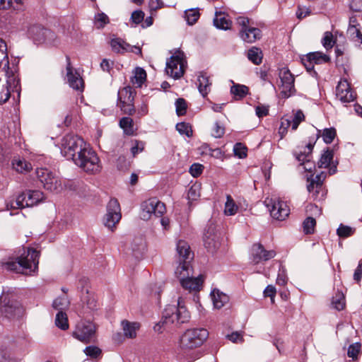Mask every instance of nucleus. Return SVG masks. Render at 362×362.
<instances>
[{
	"instance_id": "obj_62",
	"label": "nucleus",
	"mask_w": 362,
	"mask_h": 362,
	"mask_svg": "<svg viewBox=\"0 0 362 362\" xmlns=\"http://www.w3.org/2000/svg\"><path fill=\"white\" fill-rule=\"evenodd\" d=\"M200 149L202 150V153L203 154H209L211 156H215L221 154V151L218 148L212 149L207 144H203Z\"/></svg>"
},
{
	"instance_id": "obj_10",
	"label": "nucleus",
	"mask_w": 362,
	"mask_h": 362,
	"mask_svg": "<svg viewBox=\"0 0 362 362\" xmlns=\"http://www.w3.org/2000/svg\"><path fill=\"white\" fill-rule=\"evenodd\" d=\"M237 23L240 26V35L244 42L252 43L260 39L262 36L261 30L259 28L252 27L247 18L240 16L238 18Z\"/></svg>"
},
{
	"instance_id": "obj_63",
	"label": "nucleus",
	"mask_w": 362,
	"mask_h": 362,
	"mask_svg": "<svg viewBox=\"0 0 362 362\" xmlns=\"http://www.w3.org/2000/svg\"><path fill=\"white\" fill-rule=\"evenodd\" d=\"M276 293V291L275 287L272 285H269L266 287V288L264 291V297H269L271 299V302L274 303Z\"/></svg>"
},
{
	"instance_id": "obj_39",
	"label": "nucleus",
	"mask_w": 362,
	"mask_h": 362,
	"mask_svg": "<svg viewBox=\"0 0 362 362\" xmlns=\"http://www.w3.org/2000/svg\"><path fill=\"white\" fill-rule=\"evenodd\" d=\"M23 0H0V9L18 10L21 8Z\"/></svg>"
},
{
	"instance_id": "obj_36",
	"label": "nucleus",
	"mask_w": 362,
	"mask_h": 362,
	"mask_svg": "<svg viewBox=\"0 0 362 362\" xmlns=\"http://www.w3.org/2000/svg\"><path fill=\"white\" fill-rule=\"evenodd\" d=\"M247 57L252 63L259 65L262 61V52L259 48L252 47L248 50Z\"/></svg>"
},
{
	"instance_id": "obj_30",
	"label": "nucleus",
	"mask_w": 362,
	"mask_h": 362,
	"mask_svg": "<svg viewBox=\"0 0 362 362\" xmlns=\"http://www.w3.org/2000/svg\"><path fill=\"white\" fill-rule=\"evenodd\" d=\"M249 93V88L245 85L233 83L230 88V93L234 95L236 100L242 99Z\"/></svg>"
},
{
	"instance_id": "obj_6",
	"label": "nucleus",
	"mask_w": 362,
	"mask_h": 362,
	"mask_svg": "<svg viewBox=\"0 0 362 362\" xmlns=\"http://www.w3.org/2000/svg\"><path fill=\"white\" fill-rule=\"evenodd\" d=\"M86 147L84 140L77 135L67 134L62 140V153L67 159L73 160Z\"/></svg>"
},
{
	"instance_id": "obj_42",
	"label": "nucleus",
	"mask_w": 362,
	"mask_h": 362,
	"mask_svg": "<svg viewBox=\"0 0 362 362\" xmlns=\"http://www.w3.org/2000/svg\"><path fill=\"white\" fill-rule=\"evenodd\" d=\"M55 324L61 329L66 330L69 328L68 317L64 311H59L56 315Z\"/></svg>"
},
{
	"instance_id": "obj_34",
	"label": "nucleus",
	"mask_w": 362,
	"mask_h": 362,
	"mask_svg": "<svg viewBox=\"0 0 362 362\" xmlns=\"http://www.w3.org/2000/svg\"><path fill=\"white\" fill-rule=\"evenodd\" d=\"M318 134H320L319 137L322 136L324 142L327 144H331L337 136V132L334 127L325 128L322 132L317 129V134L316 135ZM316 136H317L313 138H315Z\"/></svg>"
},
{
	"instance_id": "obj_14",
	"label": "nucleus",
	"mask_w": 362,
	"mask_h": 362,
	"mask_svg": "<svg viewBox=\"0 0 362 362\" xmlns=\"http://www.w3.org/2000/svg\"><path fill=\"white\" fill-rule=\"evenodd\" d=\"M134 100V92L131 87H124L119 90L117 105L124 113L132 115L135 112Z\"/></svg>"
},
{
	"instance_id": "obj_19",
	"label": "nucleus",
	"mask_w": 362,
	"mask_h": 362,
	"mask_svg": "<svg viewBox=\"0 0 362 362\" xmlns=\"http://www.w3.org/2000/svg\"><path fill=\"white\" fill-rule=\"evenodd\" d=\"M302 63L310 72L314 69L315 64H325L330 61V57L321 52H310L301 59Z\"/></svg>"
},
{
	"instance_id": "obj_51",
	"label": "nucleus",
	"mask_w": 362,
	"mask_h": 362,
	"mask_svg": "<svg viewBox=\"0 0 362 362\" xmlns=\"http://www.w3.org/2000/svg\"><path fill=\"white\" fill-rule=\"evenodd\" d=\"M176 129L179 132L180 134L186 135L187 137H191L192 136V130L191 126L185 122H180L177 124Z\"/></svg>"
},
{
	"instance_id": "obj_54",
	"label": "nucleus",
	"mask_w": 362,
	"mask_h": 362,
	"mask_svg": "<svg viewBox=\"0 0 362 362\" xmlns=\"http://www.w3.org/2000/svg\"><path fill=\"white\" fill-rule=\"evenodd\" d=\"M175 107L177 115L182 116L186 114L187 105L184 98H178L175 102Z\"/></svg>"
},
{
	"instance_id": "obj_18",
	"label": "nucleus",
	"mask_w": 362,
	"mask_h": 362,
	"mask_svg": "<svg viewBox=\"0 0 362 362\" xmlns=\"http://www.w3.org/2000/svg\"><path fill=\"white\" fill-rule=\"evenodd\" d=\"M66 78L70 87L76 90L83 91L84 82L79 74L73 68L69 56L66 57Z\"/></svg>"
},
{
	"instance_id": "obj_20",
	"label": "nucleus",
	"mask_w": 362,
	"mask_h": 362,
	"mask_svg": "<svg viewBox=\"0 0 362 362\" xmlns=\"http://www.w3.org/2000/svg\"><path fill=\"white\" fill-rule=\"evenodd\" d=\"M1 311L6 317L11 318L19 316L22 313V308L18 301L5 296L3 297Z\"/></svg>"
},
{
	"instance_id": "obj_26",
	"label": "nucleus",
	"mask_w": 362,
	"mask_h": 362,
	"mask_svg": "<svg viewBox=\"0 0 362 362\" xmlns=\"http://www.w3.org/2000/svg\"><path fill=\"white\" fill-rule=\"evenodd\" d=\"M211 296L215 308L221 309L229 301V297L218 290L214 289Z\"/></svg>"
},
{
	"instance_id": "obj_17",
	"label": "nucleus",
	"mask_w": 362,
	"mask_h": 362,
	"mask_svg": "<svg viewBox=\"0 0 362 362\" xmlns=\"http://www.w3.org/2000/svg\"><path fill=\"white\" fill-rule=\"evenodd\" d=\"M29 35L36 44L52 42L55 35L50 30L40 25H33L29 29Z\"/></svg>"
},
{
	"instance_id": "obj_61",
	"label": "nucleus",
	"mask_w": 362,
	"mask_h": 362,
	"mask_svg": "<svg viewBox=\"0 0 362 362\" xmlns=\"http://www.w3.org/2000/svg\"><path fill=\"white\" fill-rule=\"evenodd\" d=\"M204 245L209 250L212 252L218 246V241L215 240L214 238L206 236L204 239Z\"/></svg>"
},
{
	"instance_id": "obj_25",
	"label": "nucleus",
	"mask_w": 362,
	"mask_h": 362,
	"mask_svg": "<svg viewBox=\"0 0 362 362\" xmlns=\"http://www.w3.org/2000/svg\"><path fill=\"white\" fill-rule=\"evenodd\" d=\"M156 203H158V199L156 197L150 198L141 203L140 217L142 220L151 219V211L153 206H156Z\"/></svg>"
},
{
	"instance_id": "obj_22",
	"label": "nucleus",
	"mask_w": 362,
	"mask_h": 362,
	"mask_svg": "<svg viewBox=\"0 0 362 362\" xmlns=\"http://www.w3.org/2000/svg\"><path fill=\"white\" fill-rule=\"evenodd\" d=\"M336 95L342 103H350L355 99V95L352 91L349 82L346 80H341L336 88Z\"/></svg>"
},
{
	"instance_id": "obj_64",
	"label": "nucleus",
	"mask_w": 362,
	"mask_h": 362,
	"mask_svg": "<svg viewBox=\"0 0 362 362\" xmlns=\"http://www.w3.org/2000/svg\"><path fill=\"white\" fill-rule=\"evenodd\" d=\"M0 362H13L9 351L4 349H0Z\"/></svg>"
},
{
	"instance_id": "obj_52",
	"label": "nucleus",
	"mask_w": 362,
	"mask_h": 362,
	"mask_svg": "<svg viewBox=\"0 0 362 362\" xmlns=\"http://www.w3.org/2000/svg\"><path fill=\"white\" fill-rule=\"evenodd\" d=\"M354 230H355L354 228L349 226L341 224L337 230V233L341 238H347L353 235Z\"/></svg>"
},
{
	"instance_id": "obj_31",
	"label": "nucleus",
	"mask_w": 362,
	"mask_h": 362,
	"mask_svg": "<svg viewBox=\"0 0 362 362\" xmlns=\"http://www.w3.org/2000/svg\"><path fill=\"white\" fill-rule=\"evenodd\" d=\"M334 158V152L332 150L327 148L324 151L323 153L317 163V166L320 168H328Z\"/></svg>"
},
{
	"instance_id": "obj_57",
	"label": "nucleus",
	"mask_w": 362,
	"mask_h": 362,
	"mask_svg": "<svg viewBox=\"0 0 362 362\" xmlns=\"http://www.w3.org/2000/svg\"><path fill=\"white\" fill-rule=\"evenodd\" d=\"M234 153L240 158H245L247 156V148L243 144L237 143L234 146Z\"/></svg>"
},
{
	"instance_id": "obj_13",
	"label": "nucleus",
	"mask_w": 362,
	"mask_h": 362,
	"mask_svg": "<svg viewBox=\"0 0 362 362\" xmlns=\"http://www.w3.org/2000/svg\"><path fill=\"white\" fill-rule=\"evenodd\" d=\"M271 216L277 220H284L290 213V209L286 202L277 199L267 198L264 201Z\"/></svg>"
},
{
	"instance_id": "obj_53",
	"label": "nucleus",
	"mask_w": 362,
	"mask_h": 362,
	"mask_svg": "<svg viewBox=\"0 0 362 362\" xmlns=\"http://www.w3.org/2000/svg\"><path fill=\"white\" fill-rule=\"evenodd\" d=\"M291 122L288 119L282 118L281 120L280 127L279 128L278 134L280 139H282L288 132V129L291 126Z\"/></svg>"
},
{
	"instance_id": "obj_24",
	"label": "nucleus",
	"mask_w": 362,
	"mask_h": 362,
	"mask_svg": "<svg viewBox=\"0 0 362 362\" xmlns=\"http://www.w3.org/2000/svg\"><path fill=\"white\" fill-rule=\"evenodd\" d=\"M320 134L317 135L315 138H310L308 144L305 146L304 151H300L297 156L296 158L298 161L302 162L303 164L309 163L311 157V153L313 147L316 143V141L319 138Z\"/></svg>"
},
{
	"instance_id": "obj_58",
	"label": "nucleus",
	"mask_w": 362,
	"mask_h": 362,
	"mask_svg": "<svg viewBox=\"0 0 362 362\" xmlns=\"http://www.w3.org/2000/svg\"><path fill=\"white\" fill-rule=\"evenodd\" d=\"M84 352L87 356L93 358H98L101 354V350L95 346H87Z\"/></svg>"
},
{
	"instance_id": "obj_40",
	"label": "nucleus",
	"mask_w": 362,
	"mask_h": 362,
	"mask_svg": "<svg viewBox=\"0 0 362 362\" xmlns=\"http://www.w3.org/2000/svg\"><path fill=\"white\" fill-rule=\"evenodd\" d=\"M332 305L337 310H342L345 307V298L344 294L337 291L332 297Z\"/></svg>"
},
{
	"instance_id": "obj_3",
	"label": "nucleus",
	"mask_w": 362,
	"mask_h": 362,
	"mask_svg": "<svg viewBox=\"0 0 362 362\" xmlns=\"http://www.w3.org/2000/svg\"><path fill=\"white\" fill-rule=\"evenodd\" d=\"M209 337L206 329H189L181 336L179 343L180 349L187 351L201 346Z\"/></svg>"
},
{
	"instance_id": "obj_48",
	"label": "nucleus",
	"mask_w": 362,
	"mask_h": 362,
	"mask_svg": "<svg viewBox=\"0 0 362 362\" xmlns=\"http://www.w3.org/2000/svg\"><path fill=\"white\" fill-rule=\"evenodd\" d=\"M156 204V206H153V209L151 211V218L153 216L155 217H161L166 211L165 205L164 203L161 202L158 199V203Z\"/></svg>"
},
{
	"instance_id": "obj_37",
	"label": "nucleus",
	"mask_w": 362,
	"mask_h": 362,
	"mask_svg": "<svg viewBox=\"0 0 362 362\" xmlns=\"http://www.w3.org/2000/svg\"><path fill=\"white\" fill-rule=\"evenodd\" d=\"M13 168L18 173H23L31 170L32 165L24 159H14L12 162Z\"/></svg>"
},
{
	"instance_id": "obj_21",
	"label": "nucleus",
	"mask_w": 362,
	"mask_h": 362,
	"mask_svg": "<svg viewBox=\"0 0 362 362\" xmlns=\"http://www.w3.org/2000/svg\"><path fill=\"white\" fill-rule=\"evenodd\" d=\"M252 261L258 264L262 261H267L275 257L274 250H266L261 244H254L252 247Z\"/></svg>"
},
{
	"instance_id": "obj_11",
	"label": "nucleus",
	"mask_w": 362,
	"mask_h": 362,
	"mask_svg": "<svg viewBox=\"0 0 362 362\" xmlns=\"http://www.w3.org/2000/svg\"><path fill=\"white\" fill-rule=\"evenodd\" d=\"M95 326L90 321H81L76 326L73 337L80 341L88 344L94 340Z\"/></svg>"
},
{
	"instance_id": "obj_28",
	"label": "nucleus",
	"mask_w": 362,
	"mask_h": 362,
	"mask_svg": "<svg viewBox=\"0 0 362 362\" xmlns=\"http://www.w3.org/2000/svg\"><path fill=\"white\" fill-rule=\"evenodd\" d=\"M122 326L124 334L126 337L133 339L136 336V331L139 328V324L137 322H130L127 320L122 322Z\"/></svg>"
},
{
	"instance_id": "obj_29",
	"label": "nucleus",
	"mask_w": 362,
	"mask_h": 362,
	"mask_svg": "<svg viewBox=\"0 0 362 362\" xmlns=\"http://www.w3.org/2000/svg\"><path fill=\"white\" fill-rule=\"evenodd\" d=\"M4 76V71L2 68L0 67V104L6 103L10 98V92Z\"/></svg>"
},
{
	"instance_id": "obj_7",
	"label": "nucleus",
	"mask_w": 362,
	"mask_h": 362,
	"mask_svg": "<svg viewBox=\"0 0 362 362\" xmlns=\"http://www.w3.org/2000/svg\"><path fill=\"white\" fill-rule=\"evenodd\" d=\"M36 175L45 189L56 193L63 189L62 180L48 168H37Z\"/></svg>"
},
{
	"instance_id": "obj_23",
	"label": "nucleus",
	"mask_w": 362,
	"mask_h": 362,
	"mask_svg": "<svg viewBox=\"0 0 362 362\" xmlns=\"http://www.w3.org/2000/svg\"><path fill=\"white\" fill-rule=\"evenodd\" d=\"M327 177V173L325 172H321L317 175L314 178H308V181L310 184L307 188L309 192H313V195L317 197L322 189L323 182Z\"/></svg>"
},
{
	"instance_id": "obj_43",
	"label": "nucleus",
	"mask_w": 362,
	"mask_h": 362,
	"mask_svg": "<svg viewBox=\"0 0 362 362\" xmlns=\"http://www.w3.org/2000/svg\"><path fill=\"white\" fill-rule=\"evenodd\" d=\"M185 16L187 23L190 25H194L199 18L200 13L198 9L192 8L185 11Z\"/></svg>"
},
{
	"instance_id": "obj_55",
	"label": "nucleus",
	"mask_w": 362,
	"mask_h": 362,
	"mask_svg": "<svg viewBox=\"0 0 362 362\" xmlns=\"http://www.w3.org/2000/svg\"><path fill=\"white\" fill-rule=\"evenodd\" d=\"M361 347V344L359 342H356L354 344H351L349 346L347 355L349 358H351L352 359L357 358V356L360 352Z\"/></svg>"
},
{
	"instance_id": "obj_33",
	"label": "nucleus",
	"mask_w": 362,
	"mask_h": 362,
	"mask_svg": "<svg viewBox=\"0 0 362 362\" xmlns=\"http://www.w3.org/2000/svg\"><path fill=\"white\" fill-rule=\"evenodd\" d=\"M198 88L200 93L206 97L210 91L211 83L209 82V78L204 74H201L198 76Z\"/></svg>"
},
{
	"instance_id": "obj_44",
	"label": "nucleus",
	"mask_w": 362,
	"mask_h": 362,
	"mask_svg": "<svg viewBox=\"0 0 362 362\" xmlns=\"http://www.w3.org/2000/svg\"><path fill=\"white\" fill-rule=\"evenodd\" d=\"M110 22L108 16L104 13H98L94 17V25L96 28L100 29L105 27Z\"/></svg>"
},
{
	"instance_id": "obj_60",
	"label": "nucleus",
	"mask_w": 362,
	"mask_h": 362,
	"mask_svg": "<svg viewBox=\"0 0 362 362\" xmlns=\"http://www.w3.org/2000/svg\"><path fill=\"white\" fill-rule=\"evenodd\" d=\"M144 13L141 10L134 11L131 16L132 21L135 24H139L144 21Z\"/></svg>"
},
{
	"instance_id": "obj_16",
	"label": "nucleus",
	"mask_w": 362,
	"mask_h": 362,
	"mask_svg": "<svg viewBox=\"0 0 362 362\" xmlns=\"http://www.w3.org/2000/svg\"><path fill=\"white\" fill-rule=\"evenodd\" d=\"M121 209L116 199H111L107 206V214L104 218V223L106 227L112 230L121 219Z\"/></svg>"
},
{
	"instance_id": "obj_32",
	"label": "nucleus",
	"mask_w": 362,
	"mask_h": 362,
	"mask_svg": "<svg viewBox=\"0 0 362 362\" xmlns=\"http://www.w3.org/2000/svg\"><path fill=\"white\" fill-rule=\"evenodd\" d=\"M134 76L131 78L132 84L136 87H141L146 78V73L142 68L135 69Z\"/></svg>"
},
{
	"instance_id": "obj_8",
	"label": "nucleus",
	"mask_w": 362,
	"mask_h": 362,
	"mask_svg": "<svg viewBox=\"0 0 362 362\" xmlns=\"http://www.w3.org/2000/svg\"><path fill=\"white\" fill-rule=\"evenodd\" d=\"M175 276L180 280L182 286L189 291H199L203 283L202 275L198 277H193L192 267L185 269L176 268Z\"/></svg>"
},
{
	"instance_id": "obj_2",
	"label": "nucleus",
	"mask_w": 362,
	"mask_h": 362,
	"mask_svg": "<svg viewBox=\"0 0 362 362\" xmlns=\"http://www.w3.org/2000/svg\"><path fill=\"white\" fill-rule=\"evenodd\" d=\"M190 317L189 313L185 306L181 305L180 300L177 305H168L163 313L161 320L154 326V330L162 332V328L170 325H180L187 322Z\"/></svg>"
},
{
	"instance_id": "obj_41",
	"label": "nucleus",
	"mask_w": 362,
	"mask_h": 362,
	"mask_svg": "<svg viewBox=\"0 0 362 362\" xmlns=\"http://www.w3.org/2000/svg\"><path fill=\"white\" fill-rule=\"evenodd\" d=\"M347 32L350 37L358 42V46L362 49V33L359 28L356 25L349 26Z\"/></svg>"
},
{
	"instance_id": "obj_4",
	"label": "nucleus",
	"mask_w": 362,
	"mask_h": 362,
	"mask_svg": "<svg viewBox=\"0 0 362 362\" xmlns=\"http://www.w3.org/2000/svg\"><path fill=\"white\" fill-rule=\"evenodd\" d=\"M74 163L88 173H97L100 170L99 158L96 153L88 146L74 158Z\"/></svg>"
},
{
	"instance_id": "obj_45",
	"label": "nucleus",
	"mask_w": 362,
	"mask_h": 362,
	"mask_svg": "<svg viewBox=\"0 0 362 362\" xmlns=\"http://www.w3.org/2000/svg\"><path fill=\"white\" fill-rule=\"evenodd\" d=\"M69 301L66 296L57 298L52 303V307L59 311H63L69 307Z\"/></svg>"
},
{
	"instance_id": "obj_50",
	"label": "nucleus",
	"mask_w": 362,
	"mask_h": 362,
	"mask_svg": "<svg viewBox=\"0 0 362 362\" xmlns=\"http://www.w3.org/2000/svg\"><path fill=\"white\" fill-rule=\"evenodd\" d=\"M132 146L130 148L131 153L133 157H135L138 153H141L145 148V142L139 140H134L132 141Z\"/></svg>"
},
{
	"instance_id": "obj_59",
	"label": "nucleus",
	"mask_w": 362,
	"mask_h": 362,
	"mask_svg": "<svg viewBox=\"0 0 362 362\" xmlns=\"http://www.w3.org/2000/svg\"><path fill=\"white\" fill-rule=\"evenodd\" d=\"M204 166L199 163H194L189 168V173L194 177H199L203 172Z\"/></svg>"
},
{
	"instance_id": "obj_1",
	"label": "nucleus",
	"mask_w": 362,
	"mask_h": 362,
	"mask_svg": "<svg viewBox=\"0 0 362 362\" xmlns=\"http://www.w3.org/2000/svg\"><path fill=\"white\" fill-rule=\"evenodd\" d=\"M40 251L33 247L23 248L22 253L14 260L3 262L2 267L7 271L25 275H34L38 269Z\"/></svg>"
},
{
	"instance_id": "obj_35",
	"label": "nucleus",
	"mask_w": 362,
	"mask_h": 362,
	"mask_svg": "<svg viewBox=\"0 0 362 362\" xmlns=\"http://www.w3.org/2000/svg\"><path fill=\"white\" fill-rule=\"evenodd\" d=\"M119 127L123 129L124 133L131 136L134 133V122L131 117H124L119 120Z\"/></svg>"
},
{
	"instance_id": "obj_56",
	"label": "nucleus",
	"mask_w": 362,
	"mask_h": 362,
	"mask_svg": "<svg viewBox=\"0 0 362 362\" xmlns=\"http://www.w3.org/2000/svg\"><path fill=\"white\" fill-rule=\"evenodd\" d=\"M200 196L199 194V185H193L190 187L187 193V198L189 200H197V198Z\"/></svg>"
},
{
	"instance_id": "obj_9",
	"label": "nucleus",
	"mask_w": 362,
	"mask_h": 362,
	"mask_svg": "<svg viewBox=\"0 0 362 362\" xmlns=\"http://www.w3.org/2000/svg\"><path fill=\"white\" fill-rule=\"evenodd\" d=\"M279 78L280 83L279 88L284 98H289L296 93L294 82L295 78L288 67H282L279 69Z\"/></svg>"
},
{
	"instance_id": "obj_38",
	"label": "nucleus",
	"mask_w": 362,
	"mask_h": 362,
	"mask_svg": "<svg viewBox=\"0 0 362 362\" xmlns=\"http://www.w3.org/2000/svg\"><path fill=\"white\" fill-rule=\"evenodd\" d=\"M238 209V206L235 203L232 197L229 194L226 196V202L225 204L224 213L227 216L235 215Z\"/></svg>"
},
{
	"instance_id": "obj_46",
	"label": "nucleus",
	"mask_w": 362,
	"mask_h": 362,
	"mask_svg": "<svg viewBox=\"0 0 362 362\" xmlns=\"http://www.w3.org/2000/svg\"><path fill=\"white\" fill-rule=\"evenodd\" d=\"M112 49L116 52H121L127 50L129 46L124 40L120 38L112 39L110 42Z\"/></svg>"
},
{
	"instance_id": "obj_49",
	"label": "nucleus",
	"mask_w": 362,
	"mask_h": 362,
	"mask_svg": "<svg viewBox=\"0 0 362 362\" xmlns=\"http://www.w3.org/2000/svg\"><path fill=\"white\" fill-rule=\"evenodd\" d=\"M335 41L334 40L333 35L331 32H325L322 39V44L327 49H331L334 45Z\"/></svg>"
},
{
	"instance_id": "obj_47",
	"label": "nucleus",
	"mask_w": 362,
	"mask_h": 362,
	"mask_svg": "<svg viewBox=\"0 0 362 362\" xmlns=\"http://www.w3.org/2000/svg\"><path fill=\"white\" fill-rule=\"evenodd\" d=\"M316 221L313 217H308L303 223V232L305 234H312L315 231Z\"/></svg>"
},
{
	"instance_id": "obj_27",
	"label": "nucleus",
	"mask_w": 362,
	"mask_h": 362,
	"mask_svg": "<svg viewBox=\"0 0 362 362\" xmlns=\"http://www.w3.org/2000/svg\"><path fill=\"white\" fill-rule=\"evenodd\" d=\"M232 22L227 18V15L222 12H216L214 18V25L219 29L228 30L230 28Z\"/></svg>"
},
{
	"instance_id": "obj_5",
	"label": "nucleus",
	"mask_w": 362,
	"mask_h": 362,
	"mask_svg": "<svg viewBox=\"0 0 362 362\" xmlns=\"http://www.w3.org/2000/svg\"><path fill=\"white\" fill-rule=\"evenodd\" d=\"M44 194L40 190H27L19 194L16 200L6 204L8 210L13 209H23L37 205L44 199Z\"/></svg>"
},
{
	"instance_id": "obj_15",
	"label": "nucleus",
	"mask_w": 362,
	"mask_h": 362,
	"mask_svg": "<svg viewBox=\"0 0 362 362\" xmlns=\"http://www.w3.org/2000/svg\"><path fill=\"white\" fill-rule=\"evenodd\" d=\"M177 255L179 265L177 268L185 269L191 267V261L194 258V253L192 252L187 242L180 240L177 243Z\"/></svg>"
},
{
	"instance_id": "obj_12",
	"label": "nucleus",
	"mask_w": 362,
	"mask_h": 362,
	"mask_svg": "<svg viewBox=\"0 0 362 362\" xmlns=\"http://www.w3.org/2000/svg\"><path fill=\"white\" fill-rule=\"evenodd\" d=\"M184 54L180 51L173 55L166 63L165 71L173 78H180L185 72Z\"/></svg>"
}]
</instances>
